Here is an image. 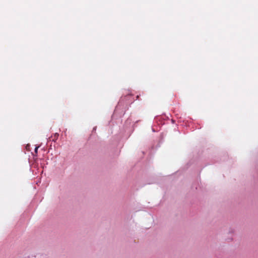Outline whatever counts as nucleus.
I'll return each instance as SVG.
<instances>
[{
  "label": "nucleus",
  "mask_w": 258,
  "mask_h": 258,
  "mask_svg": "<svg viewBox=\"0 0 258 258\" xmlns=\"http://www.w3.org/2000/svg\"><path fill=\"white\" fill-rule=\"evenodd\" d=\"M38 148H39V147H36L35 148V151H35V153L36 154H37V151H38Z\"/></svg>",
  "instance_id": "obj_1"
},
{
  "label": "nucleus",
  "mask_w": 258,
  "mask_h": 258,
  "mask_svg": "<svg viewBox=\"0 0 258 258\" xmlns=\"http://www.w3.org/2000/svg\"><path fill=\"white\" fill-rule=\"evenodd\" d=\"M55 136H56V138H57V137H58V134H55Z\"/></svg>",
  "instance_id": "obj_2"
}]
</instances>
